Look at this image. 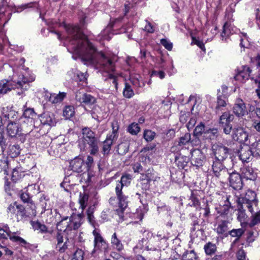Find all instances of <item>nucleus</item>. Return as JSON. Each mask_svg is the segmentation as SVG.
<instances>
[{"instance_id":"36","label":"nucleus","mask_w":260,"mask_h":260,"mask_svg":"<svg viewBox=\"0 0 260 260\" xmlns=\"http://www.w3.org/2000/svg\"><path fill=\"white\" fill-rule=\"evenodd\" d=\"M112 246L118 251H121L123 249V245L121 241L118 238L117 234L114 233L111 239Z\"/></svg>"},{"instance_id":"33","label":"nucleus","mask_w":260,"mask_h":260,"mask_svg":"<svg viewBox=\"0 0 260 260\" xmlns=\"http://www.w3.org/2000/svg\"><path fill=\"white\" fill-rule=\"evenodd\" d=\"M190 160L188 157L179 154L175 156V162L179 169H185Z\"/></svg>"},{"instance_id":"62","label":"nucleus","mask_w":260,"mask_h":260,"mask_svg":"<svg viewBox=\"0 0 260 260\" xmlns=\"http://www.w3.org/2000/svg\"><path fill=\"white\" fill-rule=\"evenodd\" d=\"M17 205H19V204H18L16 202L10 204L7 208V213L12 215L15 214L17 210L16 206Z\"/></svg>"},{"instance_id":"20","label":"nucleus","mask_w":260,"mask_h":260,"mask_svg":"<svg viewBox=\"0 0 260 260\" xmlns=\"http://www.w3.org/2000/svg\"><path fill=\"white\" fill-rule=\"evenodd\" d=\"M117 129L118 127L115 129L114 127L113 126V131L112 134L108 135L107 136L106 140L103 142L102 153L104 155L109 154L113 142L117 140L118 137L117 135Z\"/></svg>"},{"instance_id":"19","label":"nucleus","mask_w":260,"mask_h":260,"mask_svg":"<svg viewBox=\"0 0 260 260\" xmlns=\"http://www.w3.org/2000/svg\"><path fill=\"white\" fill-rule=\"evenodd\" d=\"M249 106L252 105L248 104L247 107L241 99H237L233 107V112L238 117H242L245 115H249Z\"/></svg>"},{"instance_id":"57","label":"nucleus","mask_w":260,"mask_h":260,"mask_svg":"<svg viewBox=\"0 0 260 260\" xmlns=\"http://www.w3.org/2000/svg\"><path fill=\"white\" fill-rule=\"evenodd\" d=\"M84 251L78 248L74 253L71 260H84Z\"/></svg>"},{"instance_id":"63","label":"nucleus","mask_w":260,"mask_h":260,"mask_svg":"<svg viewBox=\"0 0 260 260\" xmlns=\"http://www.w3.org/2000/svg\"><path fill=\"white\" fill-rule=\"evenodd\" d=\"M190 117V113L189 112H185L181 111L180 112V121L182 123H185L186 122L187 120Z\"/></svg>"},{"instance_id":"37","label":"nucleus","mask_w":260,"mask_h":260,"mask_svg":"<svg viewBox=\"0 0 260 260\" xmlns=\"http://www.w3.org/2000/svg\"><path fill=\"white\" fill-rule=\"evenodd\" d=\"M20 197L24 203H27L28 205H30V208L32 210V214H35L36 207L28 193L26 192H23L20 194Z\"/></svg>"},{"instance_id":"59","label":"nucleus","mask_w":260,"mask_h":260,"mask_svg":"<svg viewBox=\"0 0 260 260\" xmlns=\"http://www.w3.org/2000/svg\"><path fill=\"white\" fill-rule=\"evenodd\" d=\"M205 130V124L203 122H200L195 128L193 134L194 136L201 135Z\"/></svg>"},{"instance_id":"23","label":"nucleus","mask_w":260,"mask_h":260,"mask_svg":"<svg viewBox=\"0 0 260 260\" xmlns=\"http://www.w3.org/2000/svg\"><path fill=\"white\" fill-rule=\"evenodd\" d=\"M190 134L186 133L183 136L180 137L178 141L174 142V145L171 147L170 151L172 152L179 151L184 146L190 143Z\"/></svg>"},{"instance_id":"16","label":"nucleus","mask_w":260,"mask_h":260,"mask_svg":"<svg viewBox=\"0 0 260 260\" xmlns=\"http://www.w3.org/2000/svg\"><path fill=\"white\" fill-rule=\"evenodd\" d=\"M190 153V161L191 165L197 169L203 167L206 161V156L202 151L198 149L191 150Z\"/></svg>"},{"instance_id":"35","label":"nucleus","mask_w":260,"mask_h":260,"mask_svg":"<svg viewBox=\"0 0 260 260\" xmlns=\"http://www.w3.org/2000/svg\"><path fill=\"white\" fill-rule=\"evenodd\" d=\"M40 121L43 125H54L55 120L52 115L44 113L40 116Z\"/></svg>"},{"instance_id":"8","label":"nucleus","mask_w":260,"mask_h":260,"mask_svg":"<svg viewBox=\"0 0 260 260\" xmlns=\"http://www.w3.org/2000/svg\"><path fill=\"white\" fill-rule=\"evenodd\" d=\"M27 128L19 119L17 121L9 122L6 126L7 136L12 139L22 137L24 132L28 133Z\"/></svg>"},{"instance_id":"13","label":"nucleus","mask_w":260,"mask_h":260,"mask_svg":"<svg viewBox=\"0 0 260 260\" xmlns=\"http://www.w3.org/2000/svg\"><path fill=\"white\" fill-rule=\"evenodd\" d=\"M100 140L98 138L87 140V141L81 142L79 147L82 151L89 150L90 154L93 155H97L99 151Z\"/></svg>"},{"instance_id":"22","label":"nucleus","mask_w":260,"mask_h":260,"mask_svg":"<svg viewBox=\"0 0 260 260\" xmlns=\"http://www.w3.org/2000/svg\"><path fill=\"white\" fill-rule=\"evenodd\" d=\"M36 116V113L33 108H26L23 110L22 116L19 120L24 124L26 123V127L28 126L31 128L32 125L33 119Z\"/></svg>"},{"instance_id":"50","label":"nucleus","mask_w":260,"mask_h":260,"mask_svg":"<svg viewBox=\"0 0 260 260\" xmlns=\"http://www.w3.org/2000/svg\"><path fill=\"white\" fill-rule=\"evenodd\" d=\"M181 260H197V256L193 250L186 251L183 254Z\"/></svg>"},{"instance_id":"38","label":"nucleus","mask_w":260,"mask_h":260,"mask_svg":"<svg viewBox=\"0 0 260 260\" xmlns=\"http://www.w3.org/2000/svg\"><path fill=\"white\" fill-rule=\"evenodd\" d=\"M82 134L83 136L81 142L87 141V140H89L90 139L96 138L95 133L88 127L83 128Z\"/></svg>"},{"instance_id":"12","label":"nucleus","mask_w":260,"mask_h":260,"mask_svg":"<svg viewBox=\"0 0 260 260\" xmlns=\"http://www.w3.org/2000/svg\"><path fill=\"white\" fill-rule=\"evenodd\" d=\"M228 176L226 179L222 181L219 178H217L220 182L224 183L227 180L229 181L230 185L235 190H239L243 187V183L241 175L237 172H233L230 173L228 171Z\"/></svg>"},{"instance_id":"58","label":"nucleus","mask_w":260,"mask_h":260,"mask_svg":"<svg viewBox=\"0 0 260 260\" xmlns=\"http://www.w3.org/2000/svg\"><path fill=\"white\" fill-rule=\"evenodd\" d=\"M227 23H225L223 26V30L221 34V37L222 38V40L224 42H228L229 36L230 34V30L226 28Z\"/></svg>"},{"instance_id":"10","label":"nucleus","mask_w":260,"mask_h":260,"mask_svg":"<svg viewBox=\"0 0 260 260\" xmlns=\"http://www.w3.org/2000/svg\"><path fill=\"white\" fill-rule=\"evenodd\" d=\"M92 234L94 236V248L91 253L92 256H94L98 251L107 252L108 250L109 244L102 236L100 232L95 229L93 231Z\"/></svg>"},{"instance_id":"6","label":"nucleus","mask_w":260,"mask_h":260,"mask_svg":"<svg viewBox=\"0 0 260 260\" xmlns=\"http://www.w3.org/2000/svg\"><path fill=\"white\" fill-rule=\"evenodd\" d=\"M258 202L256 192L251 189H248L236 199L237 204L245 206L251 213L254 212L255 209L256 210Z\"/></svg>"},{"instance_id":"11","label":"nucleus","mask_w":260,"mask_h":260,"mask_svg":"<svg viewBox=\"0 0 260 260\" xmlns=\"http://www.w3.org/2000/svg\"><path fill=\"white\" fill-rule=\"evenodd\" d=\"M232 218L226 217L225 219H217L216 228L214 231L221 239L227 237L229 235L230 225Z\"/></svg>"},{"instance_id":"24","label":"nucleus","mask_w":260,"mask_h":260,"mask_svg":"<svg viewBox=\"0 0 260 260\" xmlns=\"http://www.w3.org/2000/svg\"><path fill=\"white\" fill-rule=\"evenodd\" d=\"M239 156L243 162H249L254 157L251 146L246 144L239 151Z\"/></svg>"},{"instance_id":"28","label":"nucleus","mask_w":260,"mask_h":260,"mask_svg":"<svg viewBox=\"0 0 260 260\" xmlns=\"http://www.w3.org/2000/svg\"><path fill=\"white\" fill-rule=\"evenodd\" d=\"M70 164L71 170L77 173L82 172L83 171V167L85 166L84 160L79 157H76L72 160Z\"/></svg>"},{"instance_id":"9","label":"nucleus","mask_w":260,"mask_h":260,"mask_svg":"<svg viewBox=\"0 0 260 260\" xmlns=\"http://www.w3.org/2000/svg\"><path fill=\"white\" fill-rule=\"evenodd\" d=\"M8 238L13 242H16L21 246H25L27 244V242L21 237L16 236L15 233H12L8 225L0 228V241L5 245V241H7Z\"/></svg>"},{"instance_id":"42","label":"nucleus","mask_w":260,"mask_h":260,"mask_svg":"<svg viewBox=\"0 0 260 260\" xmlns=\"http://www.w3.org/2000/svg\"><path fill=\"white\" fill-rule=\"evenodd\" d=\"M3 117L6 121L8 123L9 122L17 121L16 120L17 117V112L13 110L7 111L3 113Z\"/></svg>"},{"instance_id":"2","label":"nucleus","mask_w":260,"mask_h":260,"mask_svg":"<svg viewBox=\"0 0 260 260\" xmlns=\"http://www.w3.org/2000/svg\"><path fill=\"white\" fill-rule=\"evenodd\" d=\"M212 170L214 176L223 181L227 178L228 169L223 164V161L228 157L231 152L229 148L222 143H218L212 146Z\"/></svg>"},{"instance_id":"25","label":"nucleus","mask_w":260,"mask_h":260,"mask_svg":"<svg viewBox=\"0 0 260 260\" xmlns=\"http://www.w3.org/2000/svg\"><path fill=\"white\" fill-rule=\"evenodd\" d=\"M230 196H226L224 204L220 208L218 213L220 214L217 219H225L226 217L231 218L229 214L230 209L231 207V203L230 202Z\"/></svg>"},{"instance_id":"60","label":"nucleus","mask_w":260,"mask_h":260,"mask_svg":"<svg viewBox=\"0 0 260 260\" xmlns=\"http://www.w3.org/2000/svg\"><path fill=\"white\" fill-rule=\"evenodd\" d=\"M201 209L203 211V215L206 219L211 216L210 209L208 204H206L203 206V207Z\"/></svg>"},{"instance_id":"3","label":"nucleus","mask_w":260,"mask_h":260,"mask_svg":"<svg viewBox=\"0 0 260 260\" xmlns=\"http://www.w3.org/2000/svg\"><path fill=\"white\" fill-rule=\"evenodd\" d=\"M29 80L24 75L20 74L17 76L14 75L12 78L8 79H3L0 81V95L7 94L15 88H21L25 90L28 87V83L34 80Z\"/></svg>"},{"instance_id":"49","label":"nucleus","mask_w":260,"mask_h":260,"mask_svg":"<svg viewBox=\"0 0 260 260\" xmlns=\"http://www.w3.org/2000/svg\"><path fill=\"white\" fill-rule=\"evenodd\" d=\"M0 146L2 151L4 152L7 146V139L5 137L4 128L0 129Z\"/></svg>"},{"instance_id":"53","label":"nucleus","mask_w":260,"mask_h":260,"mask_svg":"<svg viewBox=\"0 0 260 260\" xmlns=\"http://www.w3.org/2000/svg\"><path fill=\"white\" fill-rule=\"evenodd\" d=\"M88 197L87 195L84 194L82 196L80 194V198L79 200V203L80 204L79 209L81 210L83 213V210L85 208L87 204Z\"/></svg>"},{"instance_id":"64","label":"nucleus","mask_w":260,"mask_h":260,"mask_svg":"<svg viewBox=\"0 0 260 260\" xmlns=\"http://www.w3.org/2000/svg\"><path fill=\"white\" fill-rule=\"evenodd\" d=\"M236 256L238 260H245L246 257V252L243 249H240L237 251Z\"/></svg>"},{"instance_id":"43","label":"nucleus","mask_w":260,"mask_h":260,"mask_svg":"<svg viewBox=\"0 0 260 260\" xmlns=\"http://www.w3.org/2000/svg\"><path fill=\"white\" fill-rule=\"evenodd\" d=\"M17 210L15 213V216L17 221H19L27 217L25 208L23 206L20 205L16 206Z\"/></svg>"},{"instance_id":"21","label":"nucleus","mask_w":260,"mask_h":260,"mask_svg":"<svg viewBox=\"0 0 260 260\" xmlns=\"http://www.w3.org/2000/svg\"><path fill=\"white\" fill-rule=\"evenodd\" d=\"M249 117L252 119V126L258 132H260V108L249 106Z\"/></svg>"},{"instance_id":"44","label":"nucleus","mask_w":260,"mask_h":260,"mask_svg":"<svg viewBox=\"0 0 260 260\" xmlns=\"http://www.w3.org/2000/svg\"><path fill=\"white\" fill-rule=\"evenodd\" d=\"M244 233L242 228L233 229L229 231V235L232 237L236 238L235 241L238 240Z\"/></svg>"},{"instance_id":"46","label":"nucleus","mask_w":260,"mask_h":260,"mask_svg":"<svg viewBox=\"0 0 260 260\" xmlns=\"http://www.w3.org/2000/svg\"><path fill=\"white\" fill-rule=\"evenodd\" d=\"M128 147L129 146L127 143H121L118 145L116 151L119 154L123 155L128 152Z\"/></svg>"},{"instance_id":"34","label":"nucleus","mask_w":260,"mask_h":260,"mask_svg":"<svg viewBox=\"0 0 260 260\" xmlns=\"http://www.w3.org/2000/svg\"><path fill=\"white\" fill-rule=\"evenodd\" d=\"M237 204V219L241 222H245L247 221L248 216L245 211V206L242 204Z\"/></svg>"},{"instance_id":"39","label":"nucleus","mask_w":260,"mask_h":260,"mask_svg":"<svg viewBox=\"0 0 260 260\" xmlns=\"http://www.w3.org/2000/svg\"><path fill=\"white\" fill-rule=\"evenodd\" d=\"M156 176L153 169H148L145 173L141 174V180H146L149 181H155Z\"/></svg>"},{"instance_id":"30","label":"nucleus","mask_w":260,"mask_h":260,"mask_svg":"<svg viewBox=\"0 0 260 260\" xmlns=\"http://www.w3.org/2000/svg\"><path fill=\"white\" fill-rule=\"evenodd\" d=\"M220 91L218 92L219 93ZM227 98L222 93L220 95L218 93L217 98V104L215 108V112L216 114H219L223 110V108L226 106Z\"/></svg>"},{"instance_id":"18","label":"nucleus","mask_w":260,"mask_h":260,"mask_svg":"<svg viewBox=\"0 0 260 260\" xmlns=\"http://www.w3.org/2000/svg\"><path fill=\"white\" fill-rule=\"evenodd\" d=\"M232 131H233L232 137L234 140L240 143H244L245 144H250L248 134L243 128L241 127H234Z\"/></svg>"},{"instance_id":"31","label":"nucleus","mask_w":260,"mask_h":260,"mask_svg":"<svg viewBox=\"0 0 260 260\" xmlns=\"http://www.w3.org/2000/svg\"><path fill=\"white\" fill-rule=\"evenodd\" d=\"M66 96V93L64 92H59L58 94L51 93L48 91L45 92V96L48 101L52 103H57L61 102Z\"/></svg>"},{"instance_id":"52","label":"nucleus","mask_w":260,"mask_h":260,"mask_svg":"<svg viewBox=\"0 0 260 260\" xmlns=\"http://www.w3.org/2000/svg\"><path fill=\"white\" fill-rule=\"evenodd\" d=\"M123 96L126 98H131L134 95V92L131 85L128 83L125 84V88L123 91Z\"/></svg>"},{"instance_id":"14","label":"nucleus","mask_w":260,"mask_h":260,"mask_svg":"<svg viewBox=\"0 0 260 260\" xmlns=\"http://www.w3.org/2000/svg\"><path fill=\"white\" fill-rule=\"evenodd\" d=\"M83 216L82 211L78 214L73 213L70 218V221L64 230V232L68 234L70 231L78 230L82 223V220Z\"/></svg>"},{"instance_id":"27","label":"nucleus","mask_w":260,"mask_h":260,"mask_svg":"<svg viewBox=\"0 0 260 260\" xmlns=\"http://www.w3.org/2000/svg\"><path fill=\"white\" fill-rule=\"evenodd\" d=\"M241 172L242 177L246 180L254 181L257 178V173L250 167H243L241 168Z\"/></svg>"},{"instance_id":"51","label":"nucleus","mask_w":260,"mask_h":260,"mask_svg":"<svg viewBox=\"0 0 260 260\" xmlns=\"http://www.w3.org/2000/svg\"><path fill=\"white\" fill-rule=\"evenodd\" d=\"M127 131L133 135H137L140 131V127L138 123H133L128 126Z\"/></svg>"},{"instance_id":"1","label":"nucleus","mask_w":260,"mask_h":260,"mask_svg":"<svg viewBox=\"0 0 260 260\" xmlns=\"http://www.w3.org/2000/svg\"><path fill=\"white\" fill-rule=\"evenodd\" d=\"M67 33L66 40L69 42L68 51L78 55L84 64L94 66L101 71L106 73L107 80L113 84L116 90L118 88L117 77L112 74L115 71L114 58L109 54L98 51L95 46L89 41L78 25L64 24Z\"/></svg>"},{"instance_id":"7","label":"nucleus","mask_w":260,"mask_h":260,"mask_svg":"<svg viewBox=\"0 0 260 260\" xmlns=\"http://www.w3.org/2000/svg\"><path fill=\"white\" fill-rule=\"evenodd\" d=\"M141 182L140 184L137 185L138 186H140L142 191L141 193L137 192L136 195L138 196L139 199L140 200V202L143 205V209L141 208H139L137 210V211L135 213L133 214V217L136 218L138 219V220H136L133 223H138L139 221H142L143 218V216L144 213H146L148 209H147V206H145V203L143 200V198L144 197H146L147 196V190H149L150 188V181L145 180H141Z\"/></svg>"},{"instance_id":"48","label":"nucleus","mask_w":260,"mask_h":260,"mask_svg":"<svg viewBox=\"0 0 260 260\" xmlns=\"http://www.w3.org/2000/svg\"><path fill=\"white\" fill-rule=\"evenodd\" d=\"M251 214H252L251 216V219L249 223L250 227H253L260 223V210L254 214H253V213Z\"/></svg>"},{"instance_id":"55","label":"nucleus","mask_w":260,"mask_h":260,"mask_svg":"<svg viewBox=\"0 0 260 260\" xmlns=\"http://www.w3.org/2000/svg\"><path fill=\"white\" fill-rule=\"evenodd\" d=\"M74 108L72 106H66L63 110V116L66 118H70L74 115Z\"/></svg>"},{"instance_id":"15","label":"nucleus","mask_w":260,"mask_h":260,"mask_svg":"<svg viewBox=\"0 0 260 260\" xmlns=\"http://www.w3.org/2000/svg\"><path fill=\"white\" fill-rule=\"evenodd\" d=\"M234 116L229 111L222 113L219 119V123L223 128V132L226 135H230L232 132V125L231 122L234 120Z\"/></svg>"},{"instance_id":"47","label":"nucleus","mask_w":260,"mask_h":260,"mask_svg":"<svg viewBox=\"0 0 260 260\" xmlns=\"http://www.w3.org/2000/svg\"><path fill=\"white\" fill-rule=\"evenodd\" d=\"M251 147L254 157H260V140L253 143Z\"/></svg>"},{"instance_id":"32","label":"nucleus","mask_w":260,"mask_h":260,"mask_svg":"<svg viewBox=\"0 0 260 260\" xmlns=\"http://www.w3.org/2000/svg\"><path fill=\"white\" fill-rule=\"evenodd\" d=\"M31 225L33 229L36 231H39L42 234L48 233L50 235H53V231H48V228L44 224L41 223L39 221H30Z\"/></svg>"},{"instance_id":"40","label":"nucleus","mask_w":260,"mask_h":260,"mask_svg":"<svg viewBox=\"0 0 260 260\" xmlns=\"http://www.w3.org/2000/svg\"><path fill=\"white\" fill-rule=\"evenodd\" d=\"M20 148L19 145H10L8 147V154L12 158L17 157L20 153Z\"/></svg>"},{"instance_id":"41","label":"nucleus","mask_w":260,"mask_h":260,"mask_svg":"<svg viewBox=\"0 0 260 260\" xmlns=\"http://www.w3.org/2000/svg\"><path fill=\"white\" fill-rule=\"evenodd\" d=\"M191 219L192 221V227L190 228L191 232H193L196 231H204L202 225L199 224L200 220L196 216L192 214L191 215Z\"/></svg>"},{"instance_id":"17","label":"nucleus","mask_w":260,"mask_h":260,"mask_svg":"<svg viewBox=\"0 0 260 260\" xmlns=\"http://www.w3.org/2000/svg\"><path fill=\"white\" fill-rule=\"evenodd\" d=\"M75 100L82 106H91L96 103V99L90 94L79 90L76 92Z\"/></svg>"},{"instance_id":"56","label":"nucleus","mask_w":260,"mask_h":260,"mask_svg":"<svg viewBox=\"0 0 260 260\" xmlns=\"http://www.w3.org/2000/svg\"><path fill=\"white\" fill-rule=\"evenodd\" d=\"M189 200L190 202L188 203V205L190 206L196 207L197 210L201 209V207H200V202L197 197L193 195H191L190 197Z\"/></svg>"},{"instance_id":"61","label":"nucleus","mask_w":260,"mask_h":260,"mask_svg":"<svg viewBox=\"0 0 260 260\" xmlns=\"http://www.w3.org/2000/svg\"><path fill=\"white\" fill-rule=\"evenodd\" d=\"M161 44L165 47L168 50H171L173 48V44L166 39H162L160 40Z\"/></svg>"},{"instance_id":"29","label":"nucleus","mask_w":260,"mask_h":260,"mask_svg":"<svg viewBox=\"0 0 260 260\" xmlns=\"http://www.w3.org/2000/svg\"><path fill=\"white\" fill-rule=\"evenodd\" d=\"M251 70L247 66L243 67V70L240 71L235 76L234 78L236 80L243 82L248 79L250 76Z\"/></svg>"},{"instance_id":"5","label":"nucleus","mask_w":260,"mask_h":260,"mask_svg":"<svg viewBox=\"0 0 260 260\" xmlns=\"http://www.w3.org/2000/svg\"><path fill=\"white\" fill-rule=\"evenodd\" d=\"M155 240L156 237L153 236L152 233L145 231L143 234V238L139 241L137 245L134 248L143 249L151 251L152 253L149 252V254L158 258L160 255V250L152 244Z\"/></svg>"},{"instance_id":"4","label":"nucleus","mask_w":260,"mask_h":260,"mask_svg":"<svg viewBox=\"0 0 260 260\" xmlns=\"http://www.w3.org/2000/svg\"><path fill=\"white\" fill-rule=\"evenodd\" d=\"M132 180V176L129 174H124L122 175L120 181L117 182L115 187L116 195L118 199L119 208L116 209V212L120 217L123 216V212L128 206V197L123 192L124 187L129 185Z\"/></svg>"},{"instance_id":"54","label":"nucleus","mask_w":260,"mask_h":260,"mask_svg":"<svg viewBox=\"0 0 260 260\" xmlns=\"http://www.w3.org/2000/svg\"><path fill=\"white\" fill-rule=\"evenodd\" d=\"M155 133L151 130H145L143 133V137L147 142H150L153 140L155 136Z\"/></svg>"},{"instance_id":"45","label":"nucleus","mask_w":260,"mask_h":260,"mask_svg":"<svg viewBox=\"0 0 260 260\" xmlns=\"http://www.w3.org/2000/svg\"><path fill=\"white\" fill-rule=\"evenodd\" d=\"M204 248L206 253L210 255L215 253L216 250V246L215 244L209 242L204 245Z\"/></svg>"},{"instance_id":"26","label":"nucleus","mask_w":260,"mask_h":260,"mask_svg":"<svg viewBox=\"0 0 260 260\" xmlns=\"http://www.w3.org/2000/svg\"><path fill=\"white\" fill-rule=\"evenodd\" d=\"M53 234H54L57 241L56 248L58 249L60 252H64L68 249V241L69 239L67 238L66 241L62 244L63 242V237L62 234L59 232H57L56 233L53 232Z\"/></svg>"}]
</instances>
